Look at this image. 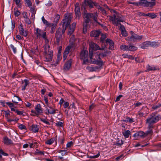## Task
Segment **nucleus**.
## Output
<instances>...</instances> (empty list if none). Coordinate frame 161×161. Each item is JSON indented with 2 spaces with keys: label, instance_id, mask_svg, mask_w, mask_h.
Listing matches in <instances>:
<instances>
[{
  "label": "nucleus",
  "instance_id": "nucleus-1",
  "mask_svg": "<svg viewBox=\"0 0 161 161\" xmlns=\"http://www.w3.org/2000/svg\"><path fill=\"white\" fill-rule=\"evenodd\" d=\"M108 53L106 52L105 54H101L100 53L96 54L93 53V51L90 50L89 57L90 59L89 60V63L98 64L99 65H102L103 64V62L101 61L100 59L99 55H102L103 57L106 55Z\"/></svg>",
  "mask_w": 161,
  "mask_h": 161
},
{
  "label": "nucleus",
  "instance_id": "nucleus-2",
  "mask_svg": "<svg viewBox=\"0 0 161 161\" xmlns=\"http://www.w3.org/2000/svg\"><path fill=\"white\" fill-rule=\"evenodd\" d=\"M65 18L63 19L61 23L62 24V33L63 34L66 30V27L70 24L72 18L71 13H67L64 15Z\"/></svg>",
  "mask_w": 161,
  "mask_h": 161
},
{
  "label": "nucleus",
  "instance_id": "nucleus-3",
  "mask_svg": "<svg viewBox=\"0 0 161 161\" xmlns=\"http://www.w3.org/2000/svg\"><path fill=\"white\" fill-rule=\"evenodd\" d=\"M84 3L85 2L82 4V7H84V13L85 21L86 22H89L90 20V19L92 18L97 23L99 24L100 25V23H98L97 21V14H95L93 15V14L92 13H87L86 12V11L85 9V7L87 5H88L87 3H86V4H85Z\"/></svg>",
  "mask_w": 161,
  "mask_h": 161
},
{
  "label": "nucleus",
  "instance_id": "nucleus-4",
  "mask_svg": "<svg viewBox=\"0 0 161 161\" xmlns=\"http://www.w3.org/2000/svg\"><path fill=\"white\" fill-rule=\"evenodd\" d=\"M44 56L45 61L46 62H50L52 61L53 53L51 50L49 45H46L44 49Z\"/></svg>",
  "mask_w": 161,
  "mask_h": 161
},
{
  "label": "nucleus",
  "instance_id": "nucleus-5",
  "mask_svg": "<svg viewBox=\"0 0 161 161\" xmlns=\"http://www.w3.org/2000/svg\"><path fill=\"white\" fill-rule=\"evenodd\" d=\"M159 116H155L154 114H152L150 117L146 119V123L148 125L149 128L153 127V124L159 120Z\"/></svg>",
  "mask_w": 161,
  "mask_h": 161
},
{
  "label": "nucleus",
  "instance_id": "nucleus-6",
  "mask_svg": "<svg viewBox=\"0 0 161 161\" xmlns=\"http://www.w3.org/2000/svg\"><path fill=\"white\" fill-rule=\"evenodd\" d=\"M110 21H112L113 24L117 26L119 22H123L124 20L121 17V15L118 13H116L113 15V17L109 16Z\"/></svg>",
  "mask_w": 161,
  "mask_h": 161
},
{
  "label": "nucleus",
  "instance_id": "nucleus-7",
  "mask_svg": "<svg viewBox=\"0 0 161 161\" xmlns=\"http://www.w3.org/2000/svg\"><path fill=\"white\" fill-rule=\"evenodd\" d=\"M130 33L131 34V36L130 37H128L125 38V40L127 41L135 42L137 40L141 41L143 38V36L138 35L133 33L132 31H131Z\"/></svg>",
  "mask_w": 161,
  "mask_h": 161
},
{
  "label": "nucleus",
  "instance_id": "nucleus-8",
  "mask_svg": "<svg viewBox=\"0 0 161 161\" xmlns=\"http://www.w3.org/2000/svg\"><path fill=\"white\" fill-rule=\"evenodd\" d=\"M80 58L83 61V64H86L89 62L88 52V51L83 50L80 53Z\"/></svg>",
  "mask_w": 161,
  "mask_h": 161
},
{
  "label": "nucleus",
  "instance_id": "nucleus-9",
  "mask_svg": "<svg viewBox=\"0 0 161 161\" xmlns=\"http://www.w3.org/2000/svg\"><path fill=\"white\" fill-rule=\"evenodd\" d=\"M86 3L88 4V6L90 8H93V6L94 5L97 7L98 9H100L103 14H106V12L105 10L101 8L100 6L98 5L97 3L93 2L91 1V0H85L84 4H86Z\"/></svg>",
  "mask_w": 161,
  "mask_h": 161
},
{
  "label": "nucleus",
  "instance_id": "nucleus-10",
  "mask_svg": "<svg viewBox=\"0 0 161 161\" xmlns=\"http://www.w3.org/2000/svg\"><path fill=\"white\" fill-rule=\"evenodd\" d=\"M35 110L31 111V115L33 116H37L41 114L42 113L43 110L40 104H38L35 107Z\"/></svg>",
  "mask_w": 161,
  "mask_h": 161
},
{
  "label": "nucleus",
  "instance_id": "nucleus-11",
  "mask_svg": "<svg viewBox=\"0 0 161 161\" xmlns=\"http://www.w3.org/2000/svg\"><path fill=\"white\" fill-rule=\"evenodd\" d=\"M158 45V43L155 42H151L146 41L144 42L141 45V48L143 49H146L148 47L151 46L155 47Z\"/></svg>",
  "mask_w": 161,
  "mask_h": 161
},
{
  "label": "nucleus",
  "instance_id": "nucleus-12",
  "mask_svg": "<svg viewBox=\"0 0 161 161\" xmlns=\"http://www.w3.org/2000/svg\"><path fill=\"white\" fill-rule=\"evenodd\" d=\"M35 34L36 36L39 38H43L46 36V32L38 28L35 29Z\"/></svg>",
  "mask_w": 161,
  "mask_h": 161
},
{
  "label": "nucleus",
  "instance_id": "nucleus-13",
  "mask_svg": "<svg viewBox=\"0 0 161 161\" xmlns=\"http://www.w3.org/2000/svg\"><path fill=\"white\" fill-rule=\"evenodd\" d=\"M89 45L90 48L92 49V50L96 51L98 49L105 50L106 47H102V48H100L98 45L92 42L90 43Z\"/></svg>",
  "mask_w": 161,
  "mask_h": 161
},
{
  "label": "nucleus",
  "instance_id": "nucleus-14",
  "mask_svg": "<svg viewBox=\"0 0 161 161\" xmlns=\"http://www.w3.org/2000/svg\"><path fill=\"white\" fill-rule=\"evenodd\" d=\"M120 25L119 29L121 31V34L124 37H125L127 36L128 35V34L126 31L124 26L121 24H120Z\"/></svg>",
  "mask_w": 161,
  "mask_h": 161
},
{
  "label": "nucleus",
  "instance_id": "nucleus-15",
  "mask_svg": "<svg viewBox=\"0 0 161 161\" xmlns=\"http://www.w3.org/2000/svg\"><path fill=\"white\" fill-rule=\"evenodd\" d=\"M76 25V23H73L69 26L68 30V35H70L72 34L75 28Z\"/></svg>",
  "mask_w": 161,
  "mask_h": 161
},
{
  "label": "nucleus",
  "instance_id": "nucleus-16",
  "mask_svg": "<svg viewBox=\"0 0 161 161\" xmlns=\"http://www.w3.org/2000/svg\"><path fill=\"white\" fill-rule=\"evenodd\" d=\"M61 29L59 28L57 30L56 33L55 38L58 42H59L61 39L62 35L61 33Z\"/></svg>",
  "mask_w": 161,
  "mask_h": 161
},
{
  "label": "nucleus",
  "instance_id": "nucleus-17",
  "mask_svg": "<svg viewBox=\"0 0 161 161\" xmlns=\"http://www.w3.org/2000/svg\"><path fill=\"white\" fill-rule=\"evenodd\" d=\"M75 12L76 17L79 19L81 14L80 12V8L78 3H76L75 5Z\"/></svg>",
  "mask_w": 161,
  "mask_h": 161
},
{
  "label": "nucleus",
  "instance_id": "nucleus-18",
  "mask_svg": "<svg viewBox=\"0 0 161 161\" xmlns=\"http://www.w3.org/2000/svg\"><path fill=\"white\" fill-rule=\"evenodd\" d=\"M56 110L53 109L52 107L46 106V114H54L55 113Z\"/></svg>",
  "mask_w": 161,
  "mask_h": 161
},
{
  "label": "nucleus",
  "instance_id": "nucleus-19",
  "mask_svg": "<svg viewBox=\"0 0 161 161\" xmlns=\"http://www.w3.org/2000/svg\"><path fill=\"white\" fill-rule=\"evenodd\" d=\"M71 60L70 59L65 63L64 67L65 70L67 71L71 67Z\"/></svg>",
  "mask_w": 161,
  "mask_h": 161
},
{
  "label": "nucleus",
  "instance_id": "nucleus-20",
  "mask_svg": "<svg viewBox=\"0 0 161 161\" xmlns=\"http://www.w3.org/2000/svg\"><path fill=\"white\" fill-rule=\"evenodd\" d=\"M106 44H105V47H106V46L109 44V49H113L114 47V43L113 41L109 39H107L106 40Z\"/></svg>",
  "mask_w": 161,
  "mask_h": 161
},
{
  "label": "nucleus",
  "instance_id": "nucleus-21",
  "mask_svg": "<svg viewBox=\"0 0 161 161\" xmlns=\"http://www.w3.org/2000/svg\"><path fill=\"white\" fill-rule=\"evenodd\" d=\"M100 34V32L99 31L94 30L92 31L90 34L91 36L94 37H98Z\"/></svg>",
  "mask_w": 161,
  "mask_h": 161
},
{
  "label": "nucleus",
  "instance_id": "nucleus-22",
  "mask_svg": "<svg viewBox=\"0 0 161 161\" xmlns=\"http://www.w3.org/2000/svg\"><path fill=\"white\" fill-rule=\"evenodd\" d=\"M19 29L20 33L21 34L25 36H27V33L25 31H24L22 25H20L19 26Z\"/></svg>",
  "mask_w": 161,
  "mask_h": 161
},
{
  "label": "nucleus",
  "instance_id": "nucleus-23",
  "mask_svg": "<svg viewBox=\"0 0 161 161\" xmlns=\"http://www.w3.org/2000/svg\"><path fill=\"white\" fill-rule=\"evenodd\" d=\"M71 47H67L65 49L64 52V60L66 59L67 56L69 53V50Z\"/></svg>",
  "mask_w": 161,
  "mask_h": 161
},
{
  "label": "nucleus",
  "instance_id": "nucleus-24",
  "mask_svg": "<svg viewBox=\"0 0 161 161\" xmlns=\"http://www.w3.org/2000/svg\"><path fill=\"white\" fill-rule=\"evenodd\" d=\"M134 136H140L141 137H144L146 136L145 133L143 131H139L135 133L134 135Z\"/></svg>",
  "mask_w": 161,
  "mask_h": 161
},
{
  "label": "nucleus",
  "instance_id": "nucleus-25",
  "mask_svg": "<svg viewBox=\"0 0 161 161\" xmlns=\"http://www.w3.org/2000/svg\"><path fill=\"white\" fill-rule=\"evenodd\" d=\"M140 2L138 3V5H141L142 6L147 7L148 1L146 0H140Z\"/></svg>",
  "mask_w": 161,
  "mask_h": 161
},
{
  "label": "nucleus",
  "instance_id": "nucleus-26",
  "mask_svg": "<svg viewBox=\"0 0 161 161\" xmlns=\"http://www.w3.org/2000/svg\"><path fill=\"white\" fill-rule=\"evenodd\" d=\"M137 49V47L133 45H130L128 46V51H134Z\"/></svg>",
  "mask_w": 161,
  "mask_h": 161
},
{
  "label": "nucleus",
  "instance_id": "nucleus-27",
  "mask_svg": "<svg viewBox=\"0 0 161 161\" xmlns=\"http://www.w3.org/2000/svg\"><path fill=\"white\" fill-rule=\"evenodd\" d=\"M156 0H151V2H148L147 7H152L156 5Z\"/></svg>",
  "mask_w": 161,
  "mask_h": 161
},
{
  "label": "nucleus",
  "instance_id": "nucleus-28",
  "mask_svg": "<svg viewBox=\"0 0 161 161\" xmlns=\"http://www.w3.org/2000/svg\"><path fill=\"white\" fill-rule=\"evenodd\" d=\"M4 143L7 145H9L12 143V141L7 137L4 138Z\"/></svg>",
  "mask_w": 161,
  "mask_h": 161
},
{
  "label": "nucleus",
  "instance_id": "nucleus-29",
  "mask_svg": "<svg viewBox=\"0 0 161 161\" xmlns=\"http://www.w3.org/2000/svg\"><path fill=\"white\" fill-rule=\"evenodd\" d=\"M156 70V68L154 66H151L149 65H148L147 67V69L146 70V72H148L149 71H153Z\"/></svg>",
  "mask_w": 161,
  "mask_h": 161
},
{
  "label": "nucleus",
  "instance_id": "nucleus-30",
  "mask_svg": "<svg viewBox=\"0 0 161 161\" xmlns=\"http://www.w3.org/2000/svg\"><path fill=\"white\" fill-rule=\"evenodd\" d=\"M122 56L124 58H128L131 60H133L134 59V57L130 55H128L126 54H122Z\"/></svg>",
  "mask_w": 161,
  "mask_h": 161
},
{
  "label": "nucleus",
  "instance_id": "nucleus-31",
  "mask_svg": "<svg viewBox=\"0 0 161 161\" xmlns=\"http://www.w3.org/2000/svg\"><path fill=\"white\" fill-rule=\"evenodd\" d=\"M106 38V36L105 35H103V34H102V36L101 38V41L102 42V45H103L104 43V45H105V43H106V40H105V39Z\"/></svg>",
  "mask_w": 161,
  "mask_h": 161
},
{
  "label": "nucleus",
  "instance_id": "nucleus-32",
  "mask_svg": "<svg viewBox=\"0 0 161 161\" xmlns=\"http://www.w3.org/2000/svg\"><path fill=\"white\" fill-rule=\"evenodd\" d=\"M38 128L36 125H32L31 126V130L32 131L34 132H37L38 131Z\"/></svg>",
  "mask_w": 161,
  "mask_h": 161
},
{
  "label": "nucleus",
  "instance_id": "nucleus-33",
  "mask_svg": "<svg viewBox=\"0 0 161 161\" xmlns=\"http://www.w3.org/2000/svg\"><path fill=\"white\" fill-rule=\"evenodd\" d=\"M21 99L19 97L16 96H14L13 98L12 101L13 103H17Z\"/></svg>",
  "mask_w": 161,
  "mask_h": 161
},
{
  "label": "nucleus",
  "instance_id": "nucleus-34",
  "mask_svg": "<svg viewBox=\"0 0 161 161\" xmlns=\"http://www.w3.org/2000/svg\"><path fill=\"white\" fill-rule=\"evenodd\" d=\"M120 48L123 51H128V46L122 45L120 46Z\"/></svg>",
  "mask_w": 161,
  "mask_h": 161
},
{
  "label": "nucleus",
  "instance_id": "nucleus-35",
  "mask_svg": "<svg viewBox=\"0 0 161 161\" xmlns=\"http://www.w3.org/2000/svg\"><path fill=\"white\" fill-rule=\"evenodd\" d=\"M160 107H161V103L159 104H158V105H153L152 106V108L153 110H156Z\"/></svg>",
  "mask_w": 161,
  "mask_h": 161
},
{
  "label": "nucleus",
  "instance_id": "nucleus-36",
  "mask_svg": "<svg viewBox=\"0 0 161 161\" xmlns=\"http://www.w3.org/2000/svg\"><path fill=\"white\" fill-rule=\"evenodd\" d=\"M130 134V131L127 130L123 133V135L125 138H128Z\"/></svg>",
  "mask_w": 161,
  "mask_h": 161
},
{
  "label": "nucleus",
  "instance_id": "nucleus-37",
  "mask_svg": "<svg viewBox=\"0 0 161 161\" xmlns=\"http://www.w3.org/2000/svg\"><path fill=\"white\" fill-rule=\"evenodd\" d=\"M54 139L53 138H52L49 140L47 141L46 143L50 145L53 143L54 141Z\"/></svg>",
  "mask_w": 161,
  "mask_h": 161
},
{
  "label": "nucleus",
  "instance_id": "nucleus-38",
  "mask_svg": "<svg viewBox=\"0 0 161 161\" xmlns=\"http://www.w3.org/2000/svg\"><path fill=\"white\" fill-rule=\"evenodd\" d=\"M147 15L152 19L155 18L157 16V15L154 13H148Z\"/></svg>",
  "mask_w": 161,
  "mask_h": 161
},
{
  "label": "nucleus",
  "instance_id": "nucleus-39",
  "mask_svg": "<svg viewBox=\"0 0 161 161\" xmlns=\"http://www.w3.org/2000/svg\"><path fill=\"white\" fill-rule=\"evenodd\" d=\"M30 8V11L33 14H34L36 12V10L35 7H32L31 6H29Z\"/></svg>",
  "mask_w": 161,
  "mask_h": 161
},
{
  "label": "nucleus",
  "instance_id": "nucleus-40",
  "mask_svg": "<svg viewBox=\"0 0 161 161\" xmlns=\"http://www.w3.org/2000/svg\"><path fill=\"white\" fill-rule=\"evenodd\" d=\"M122 121L123 122L128 121L130 122V123H132L133 122V119H130L128 117L127 118L126 120H122Z\"/></svg>",
  "mask_w": 161,
  "mask_h": 161
},
{
  "label": "nucleus",
  "instance_id": "nucleus-41",
  "mask_svg": "<svg viewBox=\"0 0 161 161\" xmlns=\"http://www.w3.org/2000/svg\"><path fill=\"white\" fill-rule=\"evenodd\" d=\"M44 38H43L45 40V48L46 47V45H49L48 44V43L49 42V41L48 40V39L47 38L46 36H45Z\"/></svg>",
  "mask_w": 161,
  "mask_h": 161
},
{
  "label": "nucleus",
  "instance_id": "nucleus-42",
  "mask_svg": "<svg viewBox=\"0 0 161 161\" xmlns=\"http://www.w3.org/2000/svg\"><path fill=\"white\" fill-rule=\"evenodd\" d=\"M135 60L136 61L137 63H142L144 62V60L143 59H142V60H141L138 57L136 58H135Z\"/></svg>",
  "mask_w": 161,
  "mask_h": 161
},
{
  "label": "nucleus",
  "instance_id": "nucleus-43",
  "mask_svg": "<svg viewBox=\"0 0 161 161\" xmlns=\"http://www.w3.org/2000/svg\"><path fill=\"white\" fill-rule=\"evenodd\" d=\"M18 127L21 130L26 129V126L23 124H19L18 126Z\"/></svg>",
  "mask_w": 161,
  "mask_h": 161
},
{
  "label": "nucleus",
  "instance_id": "nucleus-44",
  "mask_svg": "<svg viewBox=\"0 0 161 161\" xmlns=\"http://www.w3.org/2000/svg\"><path fill=\"white\" fill-rule=\"evenodd\" d=\"M25 23L26 24H27L28 25H30L31 24V21L29 18H26L25 19Z\"/></svg>",
  "mask_w": 161,
  "mask_h": 161
},
{
  "label": "nucleus",
  "instance_id": "nucleus-45",
  "mask_svg": "<svg viewBox=\"0 0 161 161\" xmlns=\"http://www.w3.org/2000/svg\"><path fill=\"white\" fill-rule=\"evenodd\" d=\"M24 82L25 83L24 86L26 87V86L28 84V81L26 80H25L22 81V83H23Z\"/></svg>",
  "mask_w": 161,
  "mask_h": 161
},
{
  "label": "nucleus",
  "instance_id": "nucleus-46",
  "mask_svg": "<svg viewBox=\"0 0 161 161\" xmlns=\"http://www.w3.org/2000/svg\"><path fill=\"white\" fill-rule=\"evenodd\" d=\"M28 6H31L32 3L30 0H25Z\"/></svg>",
  "mask_w": 161,
  "mask_h": 161
},
{
  "label": "nucleus",
  "instance_id": "nucleus-47",
  "mask_svg": "<svg viewBox=\"0 0 161 161\" xmlns=\"http://www.w3.org/2000/svg\"><path fill=\"white\" fill-rule=\"evenodd\" d=\"M42 20L43 23L47 25H48V22L47 21L44 19V17L42 16Z\"/></svg>",
  "mask_w": 161,
  "mask_h": 161
},
{
  "label": "nucleus",
  "instance_id": "nucleus-48",
  "mask_svg": "<svg viewBox=\"0 0 161 161\" xmlns=\"http://www.w3.org/2000/svg\"><path fill=\"white\" fill-rule=\"evenodd\" d=\"M44 100L46 104V106L49 107V105H48V100L47 98L45 97H44Z\"/></svg>",
  "mask_w": 161,
  "mask_h": 161
},
{
  "label": "nucleus",
  "instance_id": "nucleus-49",
  "mask_svg": "<svg viewBox=\"0 0 161 161\" xmlns=\"http://www.w3.org/2000/svg\"><path fill=\"white\" fill-rule=\"evenodd\" d=\"M123 144V142L122 140L120 142H115L114 143V145H117L118 146H120Z\"/></svg>",
  "mask_w": 161,
  "mask_h": 161
},
{
  "label": "nucleus",
  "instance_id": "nucleus-50",
  "mask_svg": "<svg viewBox=\"0 0 161 161\" xmlns=\"http://www.w3.org/2000/svg\"><path fill=\"white\" fill-rule=\"evenodd\" d=\"M128 3L129 4H134L137 6H138V3L131 2H130V1H128Z\"/></svg>",
  "mask_w": 161,
  "mask_h": 161
},
{
  "label": "nucleus",
  "instance_id": "nucleus-51",
  "mask_svg": "<svg viewBox=\"0 0 161 161\" xmlns=\"http://www.w3.org/2000/svg\"><path fill=\"white\" fill-rule=\"evenodd\" d=\"M20 12L18 10H16L14 12V14L16 16H18L20 14Z\"/></svg>",
  "mask_w": 161,
  "mask_h": 161
},
{
  "label": "nucleus",
  "instance_id": "nucleus-52",
  "mask_svg": "<svg viewBox=\"0 0 161 161\" xmlns=\"http://www.w3.org/2000/svg\"><path fill=\"white\" fill-rule=\"evenodd\" d=\"M10 47L13 49L14 53H16V48L13 45H11L10 46Z\"/></svg>",
  "mask_w": 161,
  "mask_h": 161
},
{
  "label": "nucleus",
  "instance_id": "nucleus-53",
  "mask_svg": "<svg viewBox=\"0 0 161 161\" xmlns=\"http://www.w3.org/2000/svg\"><path fill=\"white\" fill-rule=\"evenodd\" d=\"M73 142H68L67 144V147H70L72 145H73Z\"/></svg>",
  "mask_w": 161,
  "mask_h": 161
},
{
  "label": "nucleus",
  "instance_id": "nucleus-54",
  "mask_svg": "<svg viewBox=\"0 0 161 161\" xmlns=\"http://www.w3.org/2000/svg\"><path fill=\"white\" fill-rule=\"evenodd\" d=\"M6 104L11 108L14 106L13 104L11 103L8 102Z\"/></svg>",
  "mask_w": 161,
  "mask_h": 161
},
{
  "label": "nucleus",
  "instance_id": "nucleus-55",
  "mask_svg": "<svg viewBox=\"0 0 161 161\" xmlns=\"http://www.w3.org/2000/svg\"><path fill=\"white\" fill-rule=\"evenodd\" d=\"M55 28V26L53 25L52 27L51 30L50 32L51 33H53L54 31V29Z\"/></svg>",
  "mask_w": 161,
  "mask_h": 161
},
{
  "label": "nucleus",
  "instance_id": "nucleus-56",
  "mask_svg": "<svg viewBox=\"0 0 161 161\" xmlns=\"http://www.w3.org/2000/svg\"><path fill=\"white\" fill-rule=\"evenodd\" d=\"M56 124L57 126L61 127L62 126L63 123L61 122H58L56 123Z\"/></svg>",
  "mask_w": 161,
  "mask_h": 161
},
{
  "label": "nucleus",
  "instance_id": "nucleus-57",
  "mask_svg": "<svg viewBox=\"0 0 161 161\" xmlns=\"http://www.w3.org/2000/svg\"><path fill=\"white\" fill-rule=\"evenodd\" d=\"M152 133V130H150L147 131L146 133H145V136H146L147 135L149 134H151Z\"/></svg>",
  "mask_w": 161,
  "mask_h": 161
},
{
  "label": "nucleus",
  "instance_id": "nucleus-58",
  "mask_svg": "<svg viewBox=\"0 0 161 161\" xmlns=\"http://www.w3.org/2000/svg\"><path fill=\"white\" fill-rule=\"evenodd\" d=\"M69 103L68 102H66L64 104V107L66 108L69 106Z\"/></svg>",
  "mask_w": 161,
  "mask_h": 161
},
{
  "label": "nucleus",
  "instance_id": "nucleus-59",
  "mask_svg": "<svg viewBox=\"0 0 161 161\" xmlns=\"http://www.w3.org/2000/svg\"><path fill=\"white\" fill-rule=\"evenodd\" d=\"M122 95H120L117 97L115 101L117 102L119 101L120 100V98L122 97Z\"/></svg>",
  "mask_w": 161,
  "mask_h": 161
},
{
  "label": "nucleus",
  "instance_id": "nucleus-60",
  "mask_svg": "<svg viewBox=\"0 0 161 161\" xmlns=\"http://www.w3.org/2000/svg\"><path fill=\"white\" fill-rule=\"evenodd\" d=\"M100 155L99 153H98L97 155L90 157V158H96L98 157Z\"/></svg>",
  "mask_w": 161,
  "mask_h": 161
},
{
  "label": "nucleus",
  "instance_id": "nucleus-61",
  "mask_svg": "<svg viewBox=\"0 0 161 161\" xmlns=\"http://www.w3.org/2000/svg\"><path fill=\"white\" fill-rule=\"evenodd\" d=\"M94 105L93 104H92L89 107V109L90 111H91L94 108Z\"/></svg>",
  "mask_w": 161,
  "mask_h": 161
},
{
  "label": "nucleus",
  "instance_id": "nucleus-62",
  "mask_svg": "<svg viewBox=\"0 0 161 161\" xmlns=\"http://www.w3.org/2000/svg\"><path fill=\"white\" fill-rule=\"evenodd\" d=\"M52 3L50 1H48L47 3H46V5L48 6H50L52 5Z\"/></svg>",
  "mask_w": 161,
  "mask_h": 161
},
{
  "label": "nucleus",
  "instance_id": "nucleus-63",
  "mask_svg": "<svg viewBox=\"0 0 161 161\" xmlns=\"http://www.w3.org/2000/svg\"><path fill=\"white\" fill-rule=\"evenodd\" d=\"M16 112L18 115H21L23 114V112L18 110H16Z\"/></svg>",
  "mask_w": 161,
  "mask_h": 161
},
{
  "label": "nucleus",
  "instance_id": "nucleus-64",
  "mask_svg": "<svg viewBox=\"0 0 161 161\" xmlns=\"http://www.w3.org/2000/svg\"><path fill=\"white\" fill-rule=\"evenodd\" d=\"M25 105L27 107H30L31 105V103L27 102H26L25 103Z\"/></svg>",
  "mask_w": 161,
  "mask_h": 161
}]
</instances>
